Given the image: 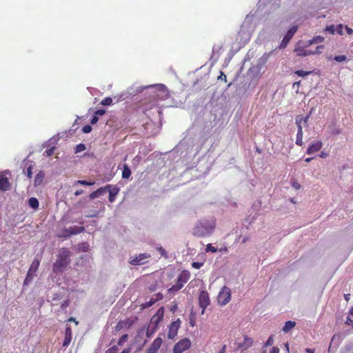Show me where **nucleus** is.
I'll return each instance as SVG.
<instances>
[{
  "label": "nucleus",
  "mask_w": 353,
  "mask_h": 353,
  "mask_svg": "<svg viewBox=\"0 0 353 353\" xmlns=\"http://www.w3.org/2000/svg\"><path fill=\"white\" fill-rule=\"evenodd\" d=\"M216 226L214 220L203 219L199 221L193 228L192 234L197 237H205L210 234Z\"/></svg>",
  "instance_id": "f257e3e1"
},
{
  "label": "nucleus",
  "mask_w": 353,
  "mask_h": 353,
  "mask_svg": "<svg viewBox=\"0 0 353 353\" xmlns=\"http://www.w3.org/2000/svg\"><path fill=\"white\" fill-rule=\"evenodd\" d=\"M70 256L71 252L67 248H61L57 254L56 261L52 265L53 272H63L70 263Z\"/></svg>",
  "instance_id": "f03ea898"
},
{
  "label": "nucleus",
  "mask_w": 353,
  "mask_h": 353,
  "mask_svg": "<svg viewBox=\"0 0 353 353\" xmlns=\"http://www.w3.org/2000/svg\"><path fill=\"white\" fill-rule=\"evenodd\" d=\"M231 300V290L229 288L223 286L217 296L218 303L221 305H225Z\"/></svg>",
  "instance_id": "7ed1b4c3"
},
{
  "label": "nucleus",
  "mask_w": 353,
  "mask_h": 353,
  "mask_svg": "<svg viewBox=\"0 0 353 353\" xmlns=\"http://www.w3.org/2000/svg\"><path fill=\"white\" fill-rule=\"evenodd\" d=\"M191 345L190 339L185 338L176 343L173 348V353H182L188 350Z\"/></svg>",
  "instance_id": "20e7f679"
},
{
  "label": "nucleus",
  "mask_w": 353,
  "mask_h": 353,
  "mask_svg": "<svg viewBox=\"0 0 353 353\" xmlns=\"http://www.w3.org/2000/svg\"><path fill=\"white\" fill-rule=\"evenodd\" d=\"M210 296L207 291L202 290L199 296V304L200 307L202 308L201 314L205 313V310L210 305Z\"/></svg>",
  "instance_id": "39448f33"
},
{
  "label": "nucleus",
  "mask_w": 353,
  "mask_h": 353,
  "mask_svg": "<svg viewBox=\"0 0 353 353\" xmlns=\"http://www.w3.org/2000/svg\"><path fill=\"white\" fill-rule=\"evenodd\" d=\"M136 319L137 318H135V319H125L119 321L114 327L115 331L119 332L121 330H129L133 325Z\"/></svg>",
  "instance_id": "423d86ee"
},
{
  "label": "nucleus",
  "mask_w": 353,
  "mask_h": 353,
  "mask_svg": "<svg viewBox=\"0 0 353 353\" xmlns=\"http://www.w3.org/2000/svg\"><path fill=\"white\" fill-rule=\"evenodd\" d=\"M298 30V27L296 26H294L292 27L285 34L283 39H282L281 44L279 46V48L281 49L286 48L288 43L292 38V37L294 35V34Z\"/></svg>",
  "instance_id": "0eeeda50"
},
{
  "label": "nucleus",
  "mask_w": 353,
  "mask_h": 353,
  "mask_svg": "<svg viewBox=\"0 0 353 353\" xmlns=\"http://www.w3.org/2000/svg\"><path fill=\"white\" fill-rule=\"evenodd\" d=\"M181 323L180 319H178L175 321L172 322L170 325L168 333V337L169 339H173L177 335L178 330L181 326Z\"/></svg>",
  "instance_id": "6e6552de"
},
{
  "label": "nucleus",
  "mask_w": 353,
  "mask_h": 353,
  "mask_svg": "<svg viewBox=\"0 0 353 353\" xmlns=\"http://www.w3.org/2000/svg\"><path fill=\"white\" fill-rule=\"evenodd\" d=\"M254 341L252 338H250L248 336H244L243 341L242 343H239L238 344V347L236 351L240 350L241 352H243L250 347L253 345Z\"/></svg>",
  "instance_id": "1a4fd4ad"
},
{
  "label": "nucleus",
  "mask_w": 353,
  "mask_h": 353,
  "mask_svg": "<svg viewBox=\"0 0 353 353\" xmlns=\"http://www.w3.org/2000/svg\"><path fill=\"white\" fill-rule=\"evenodd\" d=\"M164 309L163 307L158 309L156 314L152 316L150 320V324L153 325L154 327H158L159 323L162 320L163 316Z\"/></svg>",
  "instance_id": "9d476101"
},
{
  "label": "nucleus",
  "mask_w": 353,
  "mask_h": 353,
  "mask_svg": "<svg viewBox=\"0 0 353 353\" xmlns=\"http://www.w3.org/2000/svg\"><path fill=\"white\" fill-rule=\"evenodd\" d=\"M150 257V255L147 253H142L137 255L136 256L131 258L130 261V263L132 265H138L144 264V260Z\"/></svg>",
  "instance_id": "9b49d317"
},
{
  "label": "nucleus",
  "mask_w": 353,
  "mask_h": 353,
  "mask_svg": "<svg viewBox=\"0 0 353 353\" xmlns=\"http://www.w3.org/2000/svg\"><path fill=\"white\" fill-rule=\"evenodd\" d=\"M10 174L9 171H4L0 173V190L1 191H7L10 188V183L8 179L4 176V174Z\"/></svg>",
  "instance_id": "f8f14e48"
},
{
  "label": "nucleus",
  "mask_w": 353,
  "mask_h": 353,
  "mask_svg": "<svg viewBox=\"0 0 353 353\" xmlns=\"http://www.w3.org/2000/svg\"><path fill=\"white\" fill-rule=\"evenodd\" d=\"M323 48V46H319L316 47V51L313 52L309 50H306L304 48H296L294 51L296 52V54L299 57H305L310 54H314L316 53H319V49Z\"/></svg>",
  "instance_id": "ddd939ff"
},
{
  "label": "nucleus",
  "mask_w": 353,
  "mask_h": 353,
  "mask_svg": "<svg viewBox=\"0 0 353 353\" xmlns=\"http://www.w3.org/2000/svg\"><path fill=\"white\" fill-rule=\"evenodd\" d=\"M163 341L161 338L157 337L156 338L152 344L150 345L149 348L146 351V353H157L158 350L161 347L162 345Z\"/></svg>",
  "instance_id": "4468645a"
},
{
  "label": "nucleus",
  "mask_w": 353,
  "mask_h": 353,
  "mask_svg": "<svg viewBox=\"0 0 353 353\" xmlns=\"http://www.w3.org/2000/svg\"><path fill=\"white\" fill-rule=\"evenodd\" d=\"M190 278V273L188 270H183L177 278L176 283L181 287H183L184 284L188 282Z\"/></svg>",
  "instance_id": "2eb2a0df"
},
{
  "label": "nucleus",
  "mask_w": 353,
  "mask_h": 353,
  "mask_svg": "<svg viewBox=\"0 0 353 353\" xmlns=\"http://www.w3.org/2000/svg\"><path fill=\"white\" fill-rule=\"evenodd\" d=\"M155 97L161 100H164L169 97V92L164 85H161L156 91Z\"/></svg>",
  "instance_id": "dca6fc26"
},
{
  "label": "nucleus",
  "mask_w": 353,
  "mask_h": 353,
  "mask_svg": "<svg viewBox=\"0 0 353 353\" xmlns=\"http://www.w3.org/2000/svg\"><path fill=\"white\" fill-rule=\"evenodd\" d=\"M323 146V143L321 141L313 142L307 148V154H312L319 151Z\"/></svg>",
  "instance_id": "f3484780"
},
{
  "label": "nucleus",
  "mask_w": 353,
  "mask_h": 353,
  "mask_svg": "<svg viewBox=\"0 0 353 353\" xmlns=\"http://www.w3.org/2000/svg\"><path fill=\"white\" fill-rule=\"evenodd\" d=\"M156 298L152 297L148 301L142 303L141 307L143 309H145L153 305L157 301L163 299V295L161 293L155 294Z\"/></svg>",
  "instance_id": "a211bd4d"
},
{
  "label": "nucleus",
  "mask_w": 353,
  "mask_h": 353,
  "mask_svg": "<svg viewBox=\"0 0 353 353\" xmlns=\"http://www.w3.org/2000/svg\"><path fill=\"white\" fill-rule=\"evenodd\" d=\"M72 338V329L70 326H67L65 330L64 341L63 343V347H68L71 343Z\"/></svg>",
  "instance_id": "6ab92c4d"
},
{
  "label": "nucleus",
  "mask_w": 353,
  "mask_h": 353,
  "mask_svg": "<svg viewBox=\"0 0 353 353\" xmlns=\"http://www.w3.org/2000/svg\"><path fill=\"white\" fill-rule=\"evenodd\" d=\"M110 188V185H108L104 188H100L97 189L96 191L92 192L90 194V199H94L95 198L99 197L103 192H104L105 191L107 190V188Z\"/></svg>",
  "instance_id": "aec40b11"
},
{
  "label": "nucleus",
  "mask_w": 353,
  "mask_h": 353,
  "mask_svg": "<svg viewBox=\"0 0 353 353\" xmlns=\"http://www.w3.org/2000/svg\"><path fill=\"white\" fill-rule=\"evenodd\" d=\"M45 174L43 171H39L35 176L34 180V186L40 185L44 179Z\"/></svg>",
  "instance_id": "412c9836"
},
{
  "label": "nucleus",
  "mask_w": 353,
  "mask_h": 353,
  "mask_svg": "<svg viewBox=\"0 0 353 353\" xmlns=\"http://www.w3.org/2000/svg\"><path fill=\"white\" fill-rule=\"evenodd\" d=\"M39 264L40 261L37 259H34L29 268L28 272L34 274L39 267Z\"/></svg>",
  "instance_id": "4be33fe9"
},
{
  "label": "nucleus",
  "mask_w": 353,
  "mask_h": 353,
  "mask_svg": "<svg viewBox=\"0 0 353 353\" xmlns=\"http://www.w3.org/2000/svg\"><path fill=\"white\" fill-rule=\"evenodd\" d=\"M68 229H69L70 236L80 234V233L83 232L85 230V228L83 227H79V226H72V227H70Z\"/></svg>",
  "instance_id": "5701e85b"
},
{
  "label": "nucleus",
  "mask_w": 353,
  "mask_h": 353,
  "mask_svg": "<svg viewBox=\"0 0 353 353\" xmlns=\"http://www.w3.org/2000/svg\"><path fill=\"white\" fill-rule=\"evenodd\" d=\"M296 325V323L292 321H288L285 322V325L283 327L282 330L285 333H288L290 330L294 328Z\"/></svg>",
  "instance_id": "b1692460"
},
{
  "label": "nucleus",
  "mask_w": 353,
  "mask_h": 353,
  "mask_svg": "<svg viewBox=\"0 0 353 353\" xmlns=\"http://www.w3.org/2000/svg\"><path fill=\"white\" fill-rule=\"evenodd\" d=\"M107 190H109V201L112 203L114 201L115 196H117V194L119 192V189L116 188H113V189H110V188H107Z\"/></svg>",
  "instance_id": "393cba45"
},
{
  "label": "nucleus",
  "mask_w": 353,
  "mask_h": 353,
  "mask_svg": "<svg viewBox=\"0 0 353 353\" xmlns=\"http://www.w3.org/2000/svg\"><path fill=\"white\" fill-rule=\"evenodd\" d=\"M131 170L127 164L123 165V169L122 172V178L128 179L131 176Z\"/></svg>",
  "instance_id": "a878e982"
},
{
  "label": "nucleus",
  "mask_w": 353,
  "mask_h": 353,
  "mask_svg": "<svg viewBox=\"0 0 353 353\" xmlns=\"http://www.w3.org/2000/svg\"><path fill=\"white\" fill-rule=\"evenodd\" d=\"M324 41V37L322 36H316L308 41L307 46H311L314 43H320Z\"/></svg>",
  "instance_id": "bb28decb"
},
{
  "label": "nucleus",
  "mask_w": 353,
  "mask_h": 353,
  "mask_svg": "<svg viewBox=\"0 0 353 353\" xmlns=\"http://www.w3.org/2000/svg\"><path fill=\"white\" fill-rule=\"evenodd\" d=\"M28 205L33 209L36 210L39 208V201L35 197H31L28 200Z\"/></svg>",
  "instance_id": "cd10ccee"
},
{
  "label": "nucleus",
  "mask_w": 353,
  "mask_h": 353,
  "mask_svg": "<svg viewBox=\"0 0 353 353\" xmlns=\"http://www.w3.org/2000/svg\"><path fill=\"white\" fill-rule=\"evenodd\" d=\"M302 122H303V117L301 115L296 116V124L297 128H298V132L301 131V133H303V128H302V125H301Z\"/></svg>",
  "instance_id": "c85d7f7f"
},
{
  "label": "nucleus",
  "mask_w": 353,
  "mask_h": 353,
  "mask_svg": "<svg viewBox=\"0 0 353 353\" xmlns=\"http://www.w3.org/2000/svg\"><path fill=\"white\" fill-rule=\"evenodd\" d=\"M183 287H181L177 283L175 285H173L171 288L168 289V292L170 294H175L176 292L179 291Z\"/></svg>",
  "instance_id": "c756f323"
},
{
  "label": "nucleus",
  "mask_w": 353,
  "mask_h": 353,
  "mask_svg": "<svg viewBox=\"0 0 353 353\" xmlns=\"http://www.w3.org/2000/svg\"><path fill=\"white\" fill-rule=\"evenodd\" d=\"M57 236L59 238H64V239H66V238L70 236L69 229L64 228L63 230H62L61 231L60 234H59Z\"/></svg>",
  "instance_id": "7c9ffc66"
},
{
  "label": "nucleus",
  "mask_w": 353,
  "mask_h": 353,
  "mask_svg": "<svg viewBox=\"0 0 353 353\" xmlns=\"http://www.w3.org/2000/svg\"><path fill=\"white\" fill-rule=\"evenodd\" d=\"M303 133H301V131L300 132H297V134H296V144L299 145V146H302L303 145Z\"/></svg>",
  "instance_id": "2f4dec72"
},
{
  "label": "nucleus",
  "mask_w": 353,
  "mask_h": 353,
  "mask_svg": "<svg viewBox=\"0 0 353 353\" xmlns=\"http://www.w3.org/2000/svg\"><path fill=\"white\" fill-rule=\"evenodd\" d=\"M34 276V274L28 271L26 277L23 282V285H28V283H30L32 281V280L33 279Z\"/></svg>",
  "instance_id": "473e14b6"
},
{
  "label": "nucleus",
  "mask_w": 353,
  "mask_h": 353,
  "mask_svg": "<svg viewBox=\"0 0 353 353\" xmlns=\"http://www.w3.org/2000/svg\"><path fill=\"white\" fill-rule=\"evenodd\" d=\"M128 334H123L118 341V345L122 346L123 344L128 341Z\"/></svg>",
  "instance_id": "72a5a7b5"
},
{
  "label": "nucleus",
  "mask_w": 353,
  "mask_h": 353,
  "mask_svg": "<svg viewBox=\"0 0 353 353\" xmlns=\"http://www.w3.org/2000/svg\"><path fill=\"white\" fill-rule=\"evenodd\" d=\"M112 103V99L110 97L104 98L101 101V104L103 105H110Z\"/></svg>",
  "instance_id": "f704fd0d"
},
{
  "label": "nucleus",
  "mask_w": 353,
  "mask_h": 353,
  "mask_svg": "<svg viewBox=\"0 0 353 353\" xmlns=\"http://www.w3.org/2000/svg\"><path fill=\"white\" fill-rule=\"evenodd\" d=\"M324 30L331 34H334L336 33V26L334 25L328 26Z\"/></svg>",
  "instance_id": "c9c22d12"
},
{
  "label": "nucleus",
  "mask_w": 353,
  "mask_h": 353,
  "mask_svg": "<svg viewBox=\"0 0 353 353\" xmlns=\"http://www.w3.org/2000/svg\"><path fill=\"white\" fill-rule=\"evenodd\" d=\"M311 73H312L311 71H304L302 70H299L295 71L296 74H297L299 77H304Z\"/></svg>",
  "instance_id": "e433bc0d"
},
{
  "label": "nucleus",
  "mask_w": 353,
  "mask_h": 353,
  "mask_svg": "<svg viewBox=\"0 0 353 353\" xmlns=\"http://www.w3.org/2000/svg\"><path fill=\"white\" fill-rule=\"evenodd\" d=\"M274 336L273 334H272L271 336H269L268 339L263 344V347L270 346L274 343Z\"/></svg>",
  "instance_id": "4c0bfd02"
},
{
  "label": "nucleus",
  "mask_w": 353,
  "mask_h": 353,
  "mask_svg": "<svg viewBox=\"0 0 353 353\" xmlns=\"http://www.w3.org/2000/svg\"><path fill=\"white\" fill-rule=\"evenodd\" d=\"M218 251L217 248L214 247L212 244L208 243L206 246V252H211L215 253Z\"/></svg>",
  "instance_id": "58836bf2"
},
{
  "label": "nucleus",
  "mask_w": 353,
  "mask_h": 353,
  "mask_svg": "<svg viewBox=\"0 0 353 353\" xmlns=\"http://www.w3.org/2000/svg\"><path fill=\"white\" fill-rule=\"evenodd\" d=\"M76 183L83 185H92L94 184V182H89L85 180H78L76 181Z\"/></svg>",
  "instance_id": "ea45409f"
},
{
  "label": "nucleus",
  "mask_w": 353,
  "mask_h": 353,
  "mask_svg": "<svg viewBox=\"0 0 353 353\" xmlns=\"http://www.w3.org/2000/svg\"><path fill=\"white\" fill-rule=\"evenodd\" d=\"M343 25L339 24L336 26V32L337 34H339V35H343Z\"/></svg>",
  "instance_id": "a19ab883"
},
{
  "label": "nucleus",
  "mask_w": 353,
  "mask_h": 353,
  "mask_svg": "<svg viewBox=\"0 0 353 353\" xmlns=\"http://www.w3.org/2000/svg\"><path fill=\"white\" fill-rule=\"evenodd\" d=\"M347 59L346 56L345 55H337L334 57V59L337 62H343L345 61Z\"/></svg>",
  "instance_id": "79ce46f5"
},
{
  "label": "nucleus",
  "mask_w": 353,
  "mask_h": 353,
  "mask_svg": "<svg viewBox=\"0 0 353 353\" xmlns=\"http://www.w3.org/2000/svg\"><path fill=\"white\" fill-rule=\"evenodd\" d=\"M119 350L117 345H114L112 347L108 349L105 353H117Z\"/></svg>",
  "instance_id": "37998d69"
},
{
  "label": "nucleus",
  "mask_w": 353,
  "mask_h": 353,
  "mask_svg": "<svg viewBox=\"0 0 353 353\" xmlns=\"http://www.w3.org/2000/svg\"><path fill=\"white\" fill-rule=\"evenodd\" d=\"M85 150V146L83 143H79L76 147V152H80Z\"/></svg>",
  "instance_id": "c03bdc74"
},
{
  "label": "nucleus",
  "mask_w": 353,
  "mask_h": 353,
  "mask_svg": "<svg viewBox=\"0 0 353 353\" xmlns=\"http://www.w3.org/2000/svg\"><path fill=\"white\" fill-rule=\"evenodd\" d=\"M292 186L296 190H299L301 187V184L296 180L292 181Z\"/></svg>",
  "instance_id": "a18cd8bd"
},
{
  "label": "nucleus",
  "mask_w": 353,
  "mask_h": 353,
  "mask_svg": "<svg viewBox=\"0 0 353 353\" xmlns=\"http://www.w3.org/2000/svg\"><path fill=\"white\" fill-rule=\"evenodd\" d=\"M190 325L191 327L195 326V318H194V315L192 312H191L190 316Z\"/></svg>",
  "instance_id": "49530a36"
},
{
  "label": "nucleus",
  "mask_w": 353,
  "mask_h": 353,
  "mask_svg": "<svg viewBox=\"0 0 353 353\" xmlns=\"http://www.w3.org/2000/svg\"><path fill=\"white\" fill-rule=\"evenodd\" d=\"M92 130V127L90 125H84L82 128V132L84 133H89Z\"/></svg>",
  "instance_id": "de8ad7c7"
},
{
  "label": "nucleus",
  "mask_w": 353,
  "mask_h": 353,
  "mask_svg": "<svg viewBox=\"0 0 353 353\" xmlns=\"http://www.w3.org/2000/svg\"><path fill=\"white\" fill-rule=\"evenodd\" d=\"M203 265V263H200V262H193L192 263V267L195 268V269H199L200 268H201Z\"/></svg>",
  "instance_id": "09e8293b"
},
{
  "label": "nucleus",
  "mask_w": 353,
  "mask_h": 353,
  "mask_svg": "<svg viewBox=\"0 0 353 353\" xmlns=\"http://www.w3.org/2000/svg\"><path fill=\"white\" fill-rule=\"evenodd\" d=\"M26 175H27V176H28L29 179H31V178H32V165H30V166L27 168Z\"/></svg>",
  "instance_id": "8fccbe9b"
},
{
  "label": "nucleus",
  "mask_w": 353,
  "mask_h": 353,
  "mask_svg": "<svg viewBox=\"0 0 353 353\" xmlns=\"http://www.w3.org/2000/svg\"><path fill=\"white\" fill-rule=\"evenodd\" d=\"M156 330H157V328L153 327L152 330L150 331V326H148V330H147V332H146L147 336L150 337Z\"/></svg>",
  "instance_id": "3c124183"
},
{
  "label": "nucleus",
  "mask_w": 353,
  "mask_h": 353,
  "mask_svg": "<svg viewBox=\"0 0 353 353\" xmlns=\"http://www.w3.org/2000/svg\"><path fill=\"white\" fill-rule=\"evenodd\" d=\"M70 304V301L68 299H66L65 301H64L61 305V307L62 310H65Z\"/></svg>",
  "instance_id": "603ef678"
},
{
  "label": "nucleus",
  "mask_w": 353,
  "mask_h": 353,
  "mask_svg": "<svg viewBox=\"0 0 353 353\" xmlns=\"http://www.w3.org/2000/svg\"><path fill=\"white\" fill-rule=\"evenodd\" d=\"M54 150V148H50L46 150L45 153L46 154L47 157H50L53 154Z\"/></svg>",
  "instance_id": "864d4df0"
},
{
  "label": "nucleus",
  "mask_w": 353,
  "mask_h": 353,
  "mask_svg": "<svg viewBox=\"0 0 353 353\" xmlns=\"http://www.w3.org/2000/svg\"><path fill=\"white\" fill-rule=\"evenodd\" d=\"M105 113V110L100 109V110H97L94 112V114H95V115H97V117H98V116H102V115H103Z\"/></svg>",
  "instance_id": "5fc2aeb1"
},
{
  "label": "nucleus",
  "mask_w": 353,
  "mask_h": 353,
  "mask_svg": "<svg viewBox=\"0 0 353 353\" xmlns=\"http://www.w3.org/2000/svg\"><path fill=\"white\" fill-rule=\"evenodd\" d=\"M98 121H99V117L94 114L93 116V117L92 118L90 123H91V124L94 125V124L97 123Z\"/></svg>",
  "instance_id": "6e6d98bb"
},
{
  "label": "nucleus",
  "mask_w": 353,
  "mask_h": 353,
  "mask_svg": "<svg viewBox=\"0 0 353 353\" xmlns=\"http://www.w3.org/2000/svg\"><path fill=\"white\" fill-rule=\"evenodd\" d=\"M218 79L223 80L225 82H226V81H227L226 75L223 72H221V75L218 77Z\"/></svg>",
  "instance_id": "4d7b16f0"
},
{
  "label": "nucleus",
  "mask_w": 353,
  "mask_h": 353,
  "mask_svg": "<svg viewBox=\"0 0 353 353\" xmlns=\"http://www.w3.org/2000/svg\"><path fill=\"white\" fill-rule=\"evenodd\" d=\"M339 341L340 340V336L339 335H336V334H334L332 338V340H331V343H330V345L335 341Z\"/></svg>",
  "instance_id": "13d9d810"
},
{
  "label": "nucleus",
  "mask_w": 353,
  "mask_h": 353,
  "mask_svg": "<svg viewBox=\"0 0 353 353\" xmlns=\"http://www.w3.org/2000/svg\"><path fill=\"white\" fill-rule=\"evenodd\" d=\"M88 243H83L81 245V248L83 251L85 252L87 251L88 248Z\"/></svg>",
  "instance_id": "bf43d9fd"
},
{
  "label": "nucleus",
  "mask_w": 353,
  "mask_h": 353,
  "mask_svg": "<svg viewBox=\"0 0 353 353\" xmlns=\"http://www.w3.org/2000/svg\"><path fill=\"white\" fill-rule=\"evenodd\" d=\"M345 30H346V32H347V33L348 34H350H350H353V30H352L351 28H350L349 26H345Z\"/></svg>",
  "instance_id": "052dcab7"
},
{
  "label": "nucleus",
  "mask_w": 353,
  "mask_h": 353,
  "mask_svg": "<svg viewBox=\"0 0 353 353\" xmlns=\"http://www.w3.org/2000/svg\"><path fill=\"white\" fill-rule=\"evenodd\" d=\"M280 350H279V348L277 347H273L272 348V350L270 352V353H279Z\"/></svg>",
  "instance_id": "680f3d73"
},
{
  "label": "nucleus",
  "mask_w": 353,
  "mask_h": 353,
  "mask_svg": "<svg viewBox=\"0 0 353 353\" xmlns=\"http://www.w3.org/2000/svg\"><path fill=\"white\" fill-rule=\"evenodd\" d=\"M309 118H310V114L307 115V116H306V117H303V122L305 125H307V122H308Z\"/></svg>",
  "instance_id": "e2e57ef3"
},
{
  "label": "nucleus",
  "mask_w": 353,
  "mask_h": 353,
  "mask_svg": "<svg viewBox=\"0 0 353 353\" xmlns=\"http://www.w3.org/2000/svg\"><path fill=\"white\" fill-rule=\"evenodd\" d=\"M345 323L348 325H353V321L350 318L347 317Z\"/></svg>",
  "instance_id": "0e129e2a"
},
{
  "label": "nucleus",
  "mask_w": 353,
  "mask_h": 353,
  "mask_svg": "<svg viewBox=\"0 0 353 353\" xmlns=\"http://www.w3.org/2000/svg\"><path fill=\"white\" fill-rule=\"evenodd\" d=\"M132 350V348L130 347H128L127 348H125L121 353H130Z\"/></svg>",
  "instance_id": "69168bd1"
},
{
  "label": "nucleus",
  "mask_w": 353,
  "mask_h": 353,
  "mask_svg": "<svg viewBox=\"0 0 353 353\" xmlns=\"http://www.w3.org/2000/svg\"><path fill=\"white\" fill-rule=\"evenodd\" d=\"M225 351H226V345H223L218 353H225Z\"/></svg>",
  "instance_id": "338daca9"
},
{
  "label": "nucleus",
  "mask_w": 353,
  "mask_h": 353,
  "mask_svg": "<svg viewBox=\"0 0 353 353\" xmlns=\"http://www.w3.org/2000/svg\"><path fill=\"white\" fill-rule=\"evenodd\" d=\"M314 351H315L314 349H311V348H306L305 349V352L307 353H314Z\"/></svg>",
  "instance_id": "774afa93"
}]
</instances>
